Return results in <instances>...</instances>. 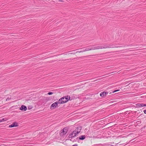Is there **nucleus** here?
Returning a JSON list of instances; mask_svg holds the SVG:
<instances>
[{"mask_svg":"<svg viewBox=\"0 0 146 146\" xmlns=\"http://www.w3.org/2000/svg\"><path fill=\"white\" fill-rule=\"evenodd\" d=\"M70 99V96H67L61 98L58 101L60 104H63L67 102Z\"/></svg>","mask_w":146,"mask_h":146,"instance_id":"obj_1","label":"nucleus"},{"mask_svg":"<svg viewBox=\"0 0 146 146\" xmlns=\"http://www.w3.org/2000/svg\"><path fill=\"white\" fill-rule=\"evenodd\" d=\"M59 104H60L59 101L58 102H56L53 103L50 106V109H54Z\"/></svg>","mask_w":146,"mask_h":146,"instance_id":"obj_2","label":"nucleus"},{"mask_svg":"<svg viewBox=\"0 0 146 146\" xmlns=\"http://www.w3.org/2000/svg\"><path fill=\"white\" fill-rule=\"evenodd\" d=\"M74 52H69L66 53L65 54H64V56H70L71 54H74L78 53L77 51L75 52V50L74 51Z\"/></svg>","mask_w":146,"mask_h":146,"instance_id":"obj_3","label":"nucleus"},{"mask_svg":"<svg viewBox=\"0 0 146 146\" xmlns=\"http://www.w3.org/2000/svg\"><path fill=\"white\" fill-rule=\"evenodd\" d=\"M78 134V132H76V131H73L72 133L70 134L69 135V137L72 138L75 137L76 135H77Z\"/></svg>","mask_w":146,"mask_h":146,"instance_id":"obj_4","label":"nucleus"},{"mask_svg":"<svg viewBox=\"0 0 146 146\" xmlns=\"http://www.w3.org/2000/svg\"><path fill=\"white\" fill-rule=\"evenodd\" d=\"M67 131V130L66 127L64 128L61 131V135H64L65 134Z\"/></svg>","mask_w":146,"mask_h":146,"instance_id":"obj_5","label":"nucleus"},{"mask_svg":"<svg viewBox=\"0 0 146 146\" xmlns=\"http://www.w3.org/2000/svg\"><path fill=\"white\" fill-rule=\"evenodd\" d=\"M20 110H21L26 111L27 110V108L26 106L23 105H22L20 108Z\"/></svg>","mask_w":146,"mask_h":146,"instance_id":"obj_6","label":"nucleus"},{"mask_svg":"<svg viewBox=\"0 0 146 146\" xmlns=\"http://www.w3.org/2000/svg\"><path fill=\"white\" fill-rule=\"evenodd\" d=\"M18 126V123L16 122H15L12 124L9 125V127H17Z\"/></svg>","mask_w":146,"mask_h":146,"instance_id":"obj_7","label":"nucleus"},{"mask_svg":"<svg viewBox=\"0 0 146 146\" xmlns=\"http://www.w3.org/2000/svg\"><path fill=\"white\" fill-rule=\"evenodd\" d=\"M92 50V49L91 48H86L85 49H83L82 50L80 51H77V52H78H78L80 53V52H86V51H90V50Z\"/></svg>","mask_w":146,"mask_h":146,"instance_id":"obj_8","label":"nucleus"},{"mask_svg":"<svg viewBox=\"0 0 146 146\" xmlns=\"http://www.w3.org/2000/svg\"><path fill=\"white\" fill-rule=\"evenodd\" d=\"M108 92H103L100 93V96L102 97H104L106 96V95L108 94Z\"/></svg>","mask_w":146,"mask_h":146,"instance_id":"obj_9","label":"nucleus"},{"mask_svg":"<svg viewBox=\"0 0 146 146\" xmlns=\"http://www.w3.org/2000/svg\"><path fill=\"white\" fill-rule=\"evenodd\" d=\"M8 120V119L7 118H3L2 119H0V123L7 121Z\"/></svg>","mask_w":146,"mask_h":146,"instance_id":"obj_10","label":"nucleus"},{"mask_svg":"<svg viewBox=\"0 0 146 146\" xmlns=\"http://www.w3.org/2000/svg\"><path fill=\"white\" fill-rule=\"evenodd\" d=\"M137 106H141V107H144L145 106V104L143 103H141V104H136Z\"/></svg>","mask_w":146,"mask_h":146,"instance_id":"obj_11","label":"nucleus"},{"mask_svg":"<svg viewBox=\"0 0 146 146\" xmlns=\"http://www.w3.org/2000/svg\"><path fill=\"white\" fill-rule=\"evenodd\" d=\"M85 136L84 135H82L81 136L79 137V139L80 140H83L85 139Z\"/></svg>","mask_w":146,"mask_h":146,"instance_id":"obj_12","label":"nucleus"},{"mask_svg":"<svg viewBox=\"0 0 146 146\" xmlns=\"http://www.w3.org/2000/svg\"><path fill=\"white\" fill-rule=\"evenodd\" d=\"M28 109L29 110H31L33 108V106H28Z\"/></svg>","mask_w":146,"mask_h":146,"instance_id":"obj_13","label":"nucleus"},{"mask_svg":"<svg viewBox=\"0 0 146 146\" xmlns=\"http://www.w3.org/2000/svg\"><path fill=\"white\" fill-rule=\"evenodd\" d=\"M53 94V92H48L47 94L48 95H52Z\"/></svg>","mask_w":146,"mask_h":146,"instance_id":"obj_14","label":"nucleus"},{"mask_svg":"<svg viewBox=\"0 0 146 146\" xmlns=\"http://www.w3.org/2000/svg\"><path fill=\"white\" fill-rule=\"evenodd\" d=\"M119 90H114V91H113V93H115V92H117L119 91Z\"/></svg>","mask_w":146,"mask_h":146,"instance_id":"obj_15","label":"nucleus"},{"mask_svg":"<svg viewBox=\"0 0 146 146\" xmlns=\"http://www.w3.org/2000/svg\"><path fill=\"white\" fill-rule=\"evenodd\" d=\"M143 112L145 113L146 114V110H144Z\"/></svg>","mask_w":146,"mask_h":146,"instance_id":"obj_16","label":"nucleus"},{"mask_svg":"<svg viewBox=\"0 0 146 146\" xmlns=\"http://www.w3.org/2000/svg\"><path fill=\"white\" fill-rule=\"evenodd\" d=\"M10 99V98H7L6 99V100H9Z\"/></svg>","mask_w":146,"mask_h":146,"instance_id":"obj_17","label":"nucleus"},{"mask_svg":"<svg viewBox=\"0 0 146 146\" xmlns=\"http://www.w3.org/2000/svg\"><path fill=\"white\" fill-rule=\"evenodd\" d=\"M59 1L60 2H63V1L62 0H59Z\"/></svg>","mask_w":146,"mask_h":146,"instance_id":"obj_18","label":"nucleus"},{"mask_svg":"<svg viewBox=\"0 0 146 146\" xmlns=\"http://www.w3.org/2000/svg\"><path fill=\"white\" fill-rule=\"evenodd\" d=\"M99 47L98 46H97L96 47V49H99V48H98Z\"/></svg>","mask_w":146,"mask_h":146,"instance_id":"obj_19","label":"nucleus"},{"mask_svg":"<svg viewBox=\"0 0 146 146\" xmlns=\"http://www.w3.org/2000/svg\"><path fill=\"white\" fill-rule=\"evenodd\" d=\"M72 146H77V145H73Z\"/></svg>","mask_w":146,"mask_h":146,"instance_id":"obj_20","label":"nucleus"},{"mask_svg":"<svg viewBox=\"0 0 146 146\" xmlns=\"http://www.w3.org/2000/svg\"><path fill=\"white\" fill-rule=\"evenodd\" d=\"M145 106H146V104H145Z\"/></svg>","mask_w":146,"mask_h":146,"instance_id":"obj_21","label":"nucleus"}]
</instances>
